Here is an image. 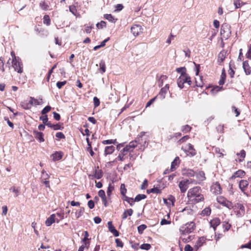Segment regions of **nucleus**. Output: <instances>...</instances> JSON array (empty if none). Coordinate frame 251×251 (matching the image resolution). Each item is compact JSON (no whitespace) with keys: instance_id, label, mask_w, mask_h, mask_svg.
Returning a JSON list of instances; mask_svg holds the SVG:
<instances>
[{"instance_id":"2eb2a0df","label":"nucleus","mask_w":251,"mask_h":251,"mask_svg":"<svg viewBox=\"0 0 251 251\" xmlns=\"http://www.w3.org/2000/svg\"><path fill=\"white\" fill-rule=\"evenodd\" d=\"M243 68L247 75H250L251 74V68L249 66L248 61H245L243 62Z\"/></svg>"},{"instance_id":"09e8293b","label":"nucleus","mask_w":251,"mask_h":251,"mask_svg":"<svg viewBox=\"0 0 251 251\" xmlns=\"http://www.w3.org/2000/svg\"><path fill=\"white\" fill-rule=\"evenodd\" d=\"M231 225L228 223L224 222L223 224V227L224 231H227L230 228Z\"/></svg>"},{"instance_id":"473e14b6","label":"nucleus","mask_w":251,"mask_h":251,"mask_svg":"<svg viewBox=\"0 0 251 251\" xmlns=\"http://www.w3.org/2000/svg\"><path fill=\"white\" fill-rule=\"evenodd\" d=\"M9 190L15 193V197H16L19 196L20 191V188H16L15 186L10 188Z\"/></svg>"},{"instance_id":"ddd939ff","label":"nucleus","mask_w":251,"mask_h":251,"mask_svg":"<svg viewBox=\"0 0 251 251\" xmlns=\"http://www.w3.org/2000/svg\"><path fill=\"white\" fill-rule=\"evenodd\" d=\"M218 201L229 209H231L233 207L232 204L231 202H229L223 198L218 199Z\"/></svg>"},{"instance_id":"f3484780","label":"nucleus","mask_w":251,"mask_h":251,"mask_svg":"<svg viewBox=\"0 0 251 251\" xmlns=\"http://www.w3.org/2000/svg\"><path fill=\"white\" fill-rule=\"evenodd\" d=\"M33 105V101L30 100L28 102L25 100L21 103V106L25 109H29Z\"/></svg>"},{"instance_id":"49530a36","label":"nucleus","mask_w":251,"mask_h":251,"mask_svg":"<svg viewBox=\"0 0 251 251\" xmlns=\"http://www.w3.org/2000/svg\"><path fill=\"white\" fill-rule=\"evenodd\" d=\"M147 226L144 224H142L138 227V231L139 234H142L143 231L147 228Z\"/></svg>"},{"instance_id":"20e7f679","label":"nucleus","mask_w":251,"mask_h":251,"mask_svg":"<svg viewBox=\"0 0 251 251\" xmlns=\"http://www.w3.org/2000/svg\"><path fill=\"white\" fill-rule=\"evenodd\" d=\"M230 26L226 23L222 25L220 33L224 38L227 39L230 36Z\"/></svg>"},{"instance_id":"a18cd8bd","label":"nucleus","mask_w":251,"mask_h":251,"mask_svg":"<svg viewBox=\"0 0 251 251\" xmlns=\"http://www.w3.org/2000/svg\"><path fill=\"white\" fill-rule=\"evenodd\" d=\"M117 143L116 140H106L102 141V144L104 145H107V144H115Z\"/></svg>"},{"instance_id":"4468645a","label":"nucleus","mask_w":251,"mask_h":251,"mask_svg":"<svg viewBox=\"0 0 251 251\" xmlns=\"http://www.w3.org/2000/svg\"><path fill=\"white\" fill-rule=\"evenodd\" d=\"M63 155V152L56 151L51 155V157L54 161H56L60 160L62 158Z\"/></svg>"},{"instance_id":"ea45409f","label":"nucleus","mask_w":251,"mask_h":251,"mask_svg":"<svg viewBox=\"0 0 251 251\" xmlns=\"http://www.w3.org/2000/svg\"><path fill=\"white\" fill-rule=\"evenodd\" d=\"M204 241V238L203 237H201L196 242V244L195 245V247L196 248H197V249L199 248V247H201L203 242Z\"/></svg>"},{"instance_id":"680f3d73","label":"nucleus","mask_w":251,"mask_h":251,"mask_svg":"<svg viewBox=\"0 0 251 251\" xmlns=\"http://www.w3.org/2000/svg\"><path fill=\"white\" fill-rule=\"evenodd\" d=\"M40 119L43 121V123L44 125H46L48 122V118L47 115L40 117Z\"/></svg>"},{"instance_id":"f704fd0d","label":"nucleus","mask_w":251,"mask_h":251,"mask_svg":"<svg viewBox=\"0 0 251 251\" xmlns=\"http://www.w3.org/2000/svg\"><path fill=\"white\" fill-rule=\"evenodd\" d=\"M211 213V209L209 207H206L204 208L201 213L202 216H208Z\"/></svg>"},{"instance_id":"4c0bfd02","label":"nucleus","mask_w":251,"mask_h":251,"mask_svg":"<svg viewBox=\"0 0 251 251\" xmlns=\"http://www.w3.org/2000/svg\"><path fill=\"white\" fill-rule=\"evenodd\" d=\"M184 174L188 177H192L195 175V172L191 169L186 170Z\"/></svg>"},{"instance_id":"f257e3e1","label":"nucleus","mask_w":251,"mask_h":251,"mask_svg":"<svg viewBox=\"0 0 251 251\" xmlns=\"http://www.w3.org/2000/svg\"><path fill=\"white\" fill-rule=\"evenodd\" d=\"M187 197L190 201L196 203L203 201L204 200L203 195L201 194V188L199 186L190 189L187 193Z\"/></svg>"},{"instance_id":"aec40b11","label":"nucleus","mask_w":251,"mask_h":251,"mask_svg":"<svg viewBox=\"0 0 251 251\" xmlns=\"http://www.w3.org/2000/svg\"><path fill=\"white\" fill-rule=\"evenodd\" d=\"M179 164V158L178 157H176L174 161L171 163V171H174L176 169V167Z\"/></svg>"},{"instance_id":"864d4df0","label":"nucleus","mask_w":251,"mask_h":251,"mask_svg":"<svg viewBox=\"0 0 251 251\" xmlns=\"http://www.w3.org/2000/svg\"><path fill=\"white\" fill-rule=\"evenodd\" d=\"M113 190H114V187L113 186H112V185L111 184H109V186L108 187V188H107V192H106L107 196H108V197L110 196V195L111 194V192Z\"/></svg>"},{"instance_id":"13d9d810","label":"nucleus","mask_w":251,"mask_h":251,"mask_svg":"<svg viewBox=\"0 0 251 251\" xmlns=\"http://www.w3.org/2000/svg\"><path fill=\"white\" fill-rule=\"evenodd\" d=\"M55 136L56 138H57L58 139H65V136L64 134L61 132H58L56 133Z\"/></svg>"},{"instance_id":"58836bf2","label":"nucleus","mask_w":251,"mask_h":251,"mask_svg":"<svg viewBox=\"0 0 251 251\" xmlns=\"http://www.w3.org/2000/svg\"><path fill=\"white\" fill-rule=\"evenodd\" d=\"M223 89L222 86H215L211 90V92L213 94H216L217 92L220 91Z\"/></svg>"},{"instance_id":"6e6552de","label":"nucleus","mask_w":251,"mask_h":251,"mask_svg":"<svg viewBox=\"0 0 251 251\" xmlns=\"http://www.w3.org/2000/svg\"><path fill=\"white\" fill-rule=\"evenodd\" d=\"M211 191L215 195L219 194L221 193V187L220 184L216 182L211 187Z\"/></svg>"},{"instance_id":"c756f323","label":"nucleus","mask_w":251,"mask_h":251,"mask_svg":"<svg viewBox=\"0 0 251 251\" xmlns=\"http://www.w3.org/2000/svg\"><path fill=\"white\" fill-rule=\"evenodd\" d=\"M180 76H183L184 78H186L184 79V83H187L189 85H190L191 84V78L188 74H182V75H180Z\"/></svg>"},{"instance_id":"412c9836","label":"nucleus","mask_w":251,"mask_h":251,"mask_svg":"<svg viewBox=\"0 0 251 251\" xmlns=\"http://www.w3.org/2000/svg\"><path fill=\"white\" fill-rule=\"evenodd\" d=\"M115 151V147L113 146H107L105 148L104 154L107 155L108 154H112Z\"/></svg>"},{"instance_id":"bb28decb","label":"nucleus","mask_w":251,"mask_h":251,"mask_svg":"<svg viewBox=\"0 0 251 251\" xmlns=\"http://www.w3.org/2000/svg\"><path fill=\"white\" fill-rule=\"evenodd\" d=\"M147 193L148 194L151 193H155V194H160L161 193V189H159L158 187H154L150 190H147Z\"/></svg>"},{"instance_id":"79ce46f5","label":"nucleus","mask_w":251,"mask_h":251,"mask_svg":"<svg viewBox=\"0 0 251 251\" xmlns=\"http://www.w3.org/2000/svg\"><path fill=\"white\" fill-rule=\"evenodd\" d=\"M140 248L142 250L148 251L151 248V246L150 244L145 243L141 245Z\"/></svg>"},{"instance_id":"393cba45","label":"nucleus","mask_w":251,"mask_h":251,"mask_svg":"<svg viewBox=\"0 0 251 251\" xmlns=\"http://www.w3.org/2000/svg\"><path fill=\"white\" fill-rule=\"evenodd\" d=\"M133 214V210L132 209H129L124 211L122 215L123 219H126L127 218V215L131 216Z\"/></svg>"},{"instance_id":"f03ea898","label":"nucleus","mask_w":251,"mask_h":251,"mask_svg":"<svg viewBox=\"0 0 251 251\" xmlns=\"http://www.w3.org/2000/svg\"><path fill=\"white\" fill-rule=\"evenodd\" d=\"M12 67L15 71L20 74L23 72V65L20 57L14 56V58L12 59Z\"/></svg>"},{"instance_id":"4be33fe9","label":"nucleus","mask_w":251,"mask_h":251,"mask_svg":"<svg viewBox=\"0 0 251 251\" xmlns=\"http://www.w3.org/2000/svg\"><path fill=\"white\" fill-rule=\"evenodd\" d=\"M245 175V172L244 171L239 170L236 171L232 176V178H235L237 177H242Z\"/></svg>"},{"instance_id":"1a4fd4ad","label":"nucleus","mask_w":251,"mask_h":251,"mask_svg":"<svg viewBox=\"0 0 251 251\" xmlns=\"http://www.w3.org/2000/svg\"><path fill=\"white\" fill-rule=\"evenodd\" d=\"M169 88V84H166L165 87L161 88L160 92L159 93V94L158 95V96L159 98H160L162 100H163L165 98L166 94L168 91Z\"/></svg>"},{"instance_id":"69168bd1","label":"nucleus","mask_w":251,"mask_h":251,"mask_svg":"<svg viewBox=\"0 0 251 251\" xmlns=\"http://www.w3.org/2000/svg\"><path fill=\"white\" fill-rule=\"evenodd\" d=\"M63 128V127L60 124H57L54 125L53 126L52 129L56 130H59V129H62Z\"/></svg>"},{"instance_id":"a878e982","label":"nucleus","mask_w":251,"mask_h":251,"mask_svg":"<svg viewBox=\"0 0 251 251\" xmlns=\"http://www.w3.org/2000/svg\"><path fill=\"white\" fill-rule=\"evenodd\" d=\"M184 77L179 76L177 80V84L178 87L182 89L184 87Z\"/></svg>"},{"instance_id":"423d86ee","label":"nucleus","mask_w":251,"mask_h":251,"mask_svg":"<svg viewBox=\"0 0 251 251\" xmlns=\"http://www.w3.org/2000/svg\"><path fill=\"white\" fill-rule=\"evenodd\" d=\"M131 32L135 36L139 35L142 32V28L140 25H134L131 27Z\"/></svg>"},{"instance_id":"2f4dec72","label":"nucleus","mask_w":251,"mask_h":251,"mask_svg":"<svg viewBox=\"0 0 251 251\" xmlns=\"http://www.w3.org/2000/svg\"><path fill=\"white\" fill-rule=\"evenodd\" d=\"M104 18L112 23H115L116 21V19L111 14H105Z\"/></svg>"},{"instance_id":"7c9ffc66","label":"nucleus","mask_w":251,"mask_h":251,"mask_svg":"<svg viewBox=\"0 0 251 251\" xmlns=\"http://www.w3.org/2000/svg\"><path fill=\"white\" fill-rule=\"evenodd\" d=\"M123 200L124 201H127L128 203H129L130 205L131 206H132L134 204V200L132 198H129V197H127L126 196H125L123 197Z\"/></svg>"},{"instance_id":"6e6d98bb","label":"nucleus","mask_w":251,"mask_h":251,"mask_svg":"<svg viewBox=\"0 0 251 251\" xmlns=\"http://www.w3.org/2000/svg\"><path fill=\"white\" fill-rule=\"evenodd\" d=\"M84 212V207H80L78 212L76 213V218H78L80 216H81Z\"/></svg>"},{"instance_id":"cd10ccee","label":"nucleus","mask_w":251,"mask_h":251,"mask_svg":"<svg viewBox=\"0 0 251 251\" xmlns=\"http://www.w3.org/2000/svg\"><path fill=\"white\" fill-rule=\"evenodd\" d=\"M103 173L101 170H99L97 171L95 170V172L94 175L92 176L94 178H96L97 179H100L102 177Z\"/></svg>"},{"instance_id":"dca6fc26","label":"nucleus","mask_w":251,"mask_h":251,"mask_svg":"<svg viewBox=\"0 0 251 251\" xmlns=\"http://www.w3.org/2000/svg\"><path fill=\"white\" fill-rule=\"evenodd\" d=\"M220 220L218 218H215L210 222V226L215 230L216 227L220 224Z\"/></svg>"},{"instance_id":"e2e57ef3","label":"nucleus","mask_w":251,"mask_h":251,"mask_svg":"<svg viewBox=\"0 0 251 251\" xmlns=\"http://www.w3.org/2000/svg\"><path fill=\"white\" fill-rule=\"evenodd\" d=\"M148 187V180L147 179H145L142 184L141 185V189L143 190V189H145L146 188H147Z\"/></svg>"},{"instance_id":"bf43d9fd","label":"nucleus","mask_w":251,"mask_h":251,"mask_svg":"<svg viewBox=\"0 0 251 251\" xmlns=\"http://www.w3.org/2000/svg\"><path fill=\"white\" fill-rule=\"evenodd\" d=\"M66 84V81H58L56 83V86L58 89H61L64 85Z\"/></svg>"},{"instance_id":"e433bc0d","label":"nucleus","mask_w":251,"mask_h":251,"mask_svg":"<svg viewBox=\"0 0 251 251\" xmlns=\"http://www.w3.org/2000/svg\"><path fill=\"white\" fill-rule=\"evenodd\" d=\"M167 78V76L165 75H161L158 79V86L161 87L163 84V81Z\"/></svg>"},{"instance_id":"6ab92c4d","label":"nucleus","mask_w":251,"mask_h":251,"mask_svg":"<svg viewBox=\"0 0 251 251\" xmlns=\"http://www.w3.org/2000/svg\"><path fill=\"white\" fill-rule=\"evenodd\" d=\"M55 222V215L51 214L46 221V225L49 226Z\"/></svg>"},{"instance_id":"72a5a7b5","label":"nucleus","mask_w":251,"mask_h":251,"mask_svg":"<svg viewBox=\"0 0 251 251\" xmlns=\"http://www.w3.org/2000/svg\"><path fill=\"white\" fill-rule=\"evenodd\" d=\"M226 77V74L225 73L224 70L221 74V78L219 81V84L220 85H222L224 84Z\"/></svg>"},{"instance_id":"338daca9","label":"nucleus","mask_w":251,"mask_h":251,"mask_svg":"<svg viewBox=\"0 0 251 251\" xmlns=\"http://www.w3.org/2000/svg\"><path fill=\"white\" fill-rule=\"evenodd\" d=\"M217 131L219 133H223L224 132V126L219 125L216 127Z\"/></svg>"},{"instance_id":"5701e85b","label":"nucleus","mask_w":251,"mask_h":251,"mask_svg":"<svg viewBox=\"0 0 251 251\" xmlns=\"http://www.w3.org/2000/svg\"><path fill=\"white\" fill-rule=\"evenodd\" d=\"M246 3L243 2L241 0H234L233 4L235 6V9H237L245 4Z\"/></svg>"},{"instance_id":"c03bdc74","label":"nucleus","mask_w":251,"mask_h":251,"mask_svg":"<svg viewBox=\"0 0 251 251\" xmlns=\"http://www.w3.org/2000/svg\"><path fill=\"white\" fill-rule=\"evenodd\" d=\"M137 143H138V141L137 139L135 141H132L129 143L128 147H130L131 149H133L137 146Z\"/></svg>"},{"instance_id":"39448f33","label":"nucleus","mask_w":251,"mask_h":251,"mask_svg":"<svg viewBox=\"0 0 251 251\" xmlns=\"http://www.w3.org/2000/svg\"><path fill=\"white\" fill-rule=\"evenodd\" d=\"M182 149L185 152H188L187 155H190L191 156H193L196 154V151L194 149L192 145L191 144H187L185 148L182 147Z\"/></svg>"},{"instance_id":"c9c22d12","label":"nucleus","mask_w":251,"mask_h":251,"mask_svg":"<svg viewBox=\"0 0 251 251\" xmlns=\"http://www.w3.org/2000/svg\"><path fill=\"white\" fill-rule=\"evenodd\" d=\"M146 198H147L146 195H145L144 194H138L135 197L134 200V201H139L142 200L146 199Z\"/></svg>"},{"instance_id":"5fc2aeb1","label":"nucleus","mask_w":251,"mask_h":251,"mask_svg":"<svg viewBox=\"0 0 251 251\" xmlns=\"http://www.w3.org/2000/svg\"><path fill=\"white\" fill-rule=\"evenodd\" d=\"M51 109V107L49 105L46 106L41 111L42 115L46 114L49 112Z\"/></svg>"},{"instance_id":"052dcab7","label":"nucleus","mask_w":251,"mask_h":251,"mask_svg":"<svg viewBox=\"0 0 251 251\" xmlns=\"http://www.w3.org/2000/svg\"><path fill=\"white\" fill-rule=\"evenodd\" d=\"M93 101L95 107H97L100 105V101L99 99L97 97H95L93 99Z\"/></svg>"},{"instance_id":"f8f14e48","label":"nucleus","mask_w":251,"mask_h":251,"mask_svg":"<svg viewBox=\"0 0 251 251\" xmlns=\"http://www.w3.org/2000/svg\"><path fill=\"white\" fill-rule=\"evenodd\" d=\"M33 133L34 137L40 142H43L45 141L44 139V134L42 132H39L37 130H34Z\"/></svg>"},{"instance_id":"0eeeda50","label":"nucleus","mask_w":251,"mask_h":251,"mask_svg":"<svg viewBox=\"0 0 251 251\" xmlns=\"http://www.w3.org/2000/svg\"><path fill=\"white\" fill-rule=\"evenodd\" d=\"M189 181V180H184L179 182L178 186L181 193L186 192L188 188Z\"/></svg>"},{"instance_id":"9d476101","label":"nucleus","mask_w":251,"mask_h":251,"mask_svg":"<svg viewBox=\"0 0 251 251\" xmlns=\"http://www.w3.org/2000/svg\"><path fill=\"white\" fill-rule=\"evenodd\" d=\"M249 185V182L247 180L242 179L239 181V187L241 191L245 193Z\"/></svg>"},{"instance_id":"37998d69","label":"nucleus","mask_w":251,"mask_h":251,"mask_svg":"<svg viewBox=\"0 0 251 251\" xmlns=\"http://www.w3.org/2000/svg\"><path fill=\"white\" fill-rule=\"evenodd\" d=\"M121 194L124 197L126 196V188L125 185L122 184L120 187Z\"/></svg>"},{"instance_id":"8fccbe9b","label":"nucleus","mask_w":251,"mask_h":251,"mask_svg":"<svg viewBox=\"0 0 251 251\" xmlns=\"http://www.w3.org/2000/svg\"><path fill=\"white\" fill-rule=\"evenodd\" d=\"M106 25V22L103 21H101L100 23H97L96 25V26L98 28L101 29L103 27H105Z\"/></svg>"},{"instance_id":"de8ad7c7","label":"nucleus","mask_w":251,"mask_h":251,"mask_svg":"<svg viewBox=\"0 0 251 251\" xmlns=\"http://www.w3.org/2000/svg\"><path fill=\"white\" fill-rule=\"evenodd\" d=\"M39 5L40 7L44 10H48L49 7L45 1H41Z\"/></svg>"},{"instance_id":"4d7b16f0","label":"nucleus","mask_w":251,"mask_h":251,"mask_svg":"<svg viewBox=\"0 0 251 251\" xmlns=\"http://www.w3.org/2000/svg\"><path fill=\"white\" fill-rule=\"evenodd\" d=\"M50 21L48 15H45L44 17V23L49 25H50Z\"/></svg>"},{"instance_id":"c85d7f7f","label":"nucleus","mask_w":251,"mask_h":251,"mask_svg":"<svg viewBox=\"0 0 251 251\" xmlns=\"http://www.w3.org/2000/svg\"><path fill=\"white\" fill-rule=\"evenodd\" d=\"M100 66V70L101 74H103L106 71V67L105 62L103 60H101L99 64Z\"/></svg>"},{"instance_id":"b1692460","label":"nucleus","mask_w":251,"mask_h":251,"mask_svg":"<svg viewBox=\"0 0 251 251\" xmlns=\"http://www.w3.org/2000/svg\"><path fill=\"white\" fill-rule=\"evenodd\" d=\"M89 236V233L87 231H85L84 232V238L82 240V242H84L86 246V247L88 248V246L89 245V242H87V240H89L88 236Z\"/></svg>"},{"instance_id":"7ed1b4c3","label":"nucleus","mask_w":251,"mask_h":251,"mask_svg":"<svg viewBox=\"0 0 251 251\" xmlns=\"http://www.w3.org/2000/svg\"><path fill=\"white\" fill-rule=\"evenodd\" d=\"M195 223L190 222L186 224L184 226L180 228V231L183 234H189L193 231L194 229Z\"/></svg>"},{"instance_id":"a211bd4d","label":"nucleus","mask_w":251,"mask_h":251,"mask_svg":"<svg viewBox=\"0 0 251 251\" xmlns=\"http://www.w3.org/2000/svg\"><path fill=\"white\" fill-rule=\"evenodd\" d=\"M196 178L198 179V181L200 182V184L202 181L205 180L206 177L205 176V174L203 171H200L196 174Z\"/></svg>"},{"instance_id":"a19ab883","label":"nucleus","mask_w":251,"mask_h":251,"mask_svg":"<svg viewBox=\"0 0 251 251\" xmlns=\"http://www.w3.org/2000/svg\"><path fill=\"white\" fill-rule=\"evenodd\" d=\"M225 55L224 52H220L218 56V62L222 63L225 60Z\"/></svg>"},{"instance_id":"3c124183","label":"nucleus","mask_w":251,"mask_h":251,"mask_svg":"<svg viewBox=\"0 0 251 251\" xmlns=\"http://www.w3.org/2000/svg\"><path fill=\"white\" fill-rule=\"evenodd\" d=\"M191 127L188 125H185L182 127L181 130L184 133H187L191 130Z\"/></svg>"},{"instance_id":"603ef678","label":"nucleus","mask_w":251,"mask_h":251,"mask_svg":"<svg viewBox=\"0 0 251 251\" xmlns=\"http://www.w3.org/2000/svg\"><path fill=\"white\" fill-rule=\"evenodd\" d=\"M176 72L178 73H180L181 74V75H182V74H186V68L185 67H180V68H177L176 69Z\"/></svg>"},{"instance_id":"0e129e2a","label":"nucleus","mask_w":251,"mask_h":251,"mask_svg":"<svg viewBox=\"0 0 251 251\" xmlns=\"http://www.w3.org/2000/svg\"><path fill=\"white\" fill-rule=\"evenodd\" d=\"M69 10H70V11L72 14L75 15V13L76 12V9L75 6H74V5L70 6Z\"/></svg>"},{"instance_id":"774afa93","label":"nucleus","mask_w":251,"mask_h":251,"mask_svg":"<svg viewBox=\"0 0 251 251\" xmlns=\"http://www.w3.org/2000/svg\"><path fill=\"white\" fill-rule=\"evenodd\" d=\"M240 248L241 249H243V248L251 249V241L247 244L242 245Z\"/></svg>"},{"instance_id":"9b49d317","label":"nucleus","mask_w":251,"mask_h":251,"mask_svg":"<svg viewBox=\"0 0 251 251\" xmlns=\"http://www.w3.org/2000/svg\"><path fill=\"white\" fill-rule=\"evenodd\" d=\"M109 230L113 234L115 237H118L119 235V232L116 230L115 227L112 225L111 221H109L107 223Z\"/></svg>"}]
</instances>
